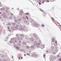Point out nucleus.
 Returning a JSON list of instances; mask_svg holds the SVG:
<instances>
[{
	"instance_id": "f257e3e1",
	"label": "nucleus",
	"mask_w": 61,
	"mask_h": 61,
	"mask_svg": "<svg viewBox=\"0 0 61 61\" xmlns=\"http://www.w3.org/2000/svg\"><path fill=\"white\" fill-rule=\"evenodd\" d=\"M19 29L20 31H22L23 30L24 31H25V32H27L28 31V30L27 29V28H26V26L25 25L23 26V28H22V26L21 25H19Z\"/></svg>"
},
{
	"instance_id": "f03ea898",
	"label": "nucleus",
	"mask_w": 61,
	"mask_h": 61,
	"mask_svg": "<svg viewBox=\"0 0 61 61\" xmlns=\"http://www.w3.org/2000/svg\"><path fill=\"white\" fill-rule=\"evenodd\" d=\"M46 53H47V54H48L49 53L50 51H51V50H49V48H47V49L46 50Z\"/></svg>"
},
{
	"instance_id": "7ed1b4c3",
	"label": "nucleus",
	"mask_w": 61,
	"mask_h": 61,
	"mask_svg": "<svg viewBox=\"0 0 61 61\" xmlns=\"http://www.w3.org/2000/svg\"><path fill=\"white\" fill-rule=\"evenodd\" d=\"M40 45V44H39V43H37L36 44H34V46H36V47H39Z\"/></svg>"
},
{
	"instance_id": "20e7f679",
	"label": "nucleus",
	"mask_w": 61,
	"mask_h": 61,
	"mask_svg": "<svg viewBox=\"0 0 61 61\" xmlns=\"http://www.w3.org/2000/svg\"><path fill=\"white\" fill-rule=\"evenodd\" d=\"M33 36L34 37H36V39H38V38L37 37V35L36 34H34Z\"/></svg>"
},
{
	"instance_id": "39448f33",
	"label": "nucleus",
	"mask_w": 61,
	"mask_h": 61,
	"mask_svg": "<svg viewBox=\"0 0 61 61\" xmlns=\"http://www.w3.org/2000/svg\"><path fill=\"white\" fill-rule=\"evenodd\" d=\"M14 46L15 48H16L17 50H19V47L17 46L16 45H14Z\"/></svg>"
},
{
	"instance_id": "423d86ee",
	"label": "nucleus",
	"mask_w": 61,
	"mask_h": 61,
	"mask_svg": "<svg viewBox=\"0 0 61 61\" xmlns=\"http://www.w3.org/2000/svg\"><path fill=\"white\" fill-rule=\"evenodd\" d=\"M13 41L14 39H13V38H11V40L9 41V42L10 43H13Z\"/></svg>"
},
{
	"instance_id": "0eeeda50",
	"label": "nucleus",
	"mask_w": 61,
	"mask_h": 61,
	"mask_svg": "<svg viewBox=\"0 0 61 61\" xmlns=\"http://www.w3.org/2000/svg\"><path fill=\"white\" fill-rule=\"evenodd\" d=\"M34 25L35 27H38V26L39 25V24L37 23H35Z\"/></svg>"
},
{
	"instance_id": "6e6552de",
	"label": "nucleus",
	"mask_w": 61,
	"mask_h": 61,
	"mask_svg": "<svg viewBox=\"0 0 61 61\" xmlns=\"http://www.w3.org/2000/svg\"><path fill=\"white\" fill-rule=\"evenodd\" d=\"M30 41L31 42H34V39L33 38H31L30 39Z\"/></svg>"
},
{
	"instance_id": "1a4fd4ad",
	"label": "nucleus",
	"mask_w": 61,
	"mask_h": 61,
	"mask_svg": "<svg viewBox=\"0 0 61 61\" xmlns=\"http://www.w3.org/2000/svg\"><path fill=\"white\" fill-rule=\"evenodd\" d=\"M18 25H16V26L15 27V29L16 30L18 29Z\"/></svg>"
},
{
	"instance_id": "9d476101",
	"label": "nucleus",
	"mask_w": 61,
	"mask_h": 61,
	"mask_svg": "<svg viewBox=\"0 0 61 61\" xmlns=\"http://www.w3.org/2000/svg\"><path fill=\"white\" fill-rule=\"evenodd\" d=\"M54 45L55 46H57V41H56L55 43H54Z\"/></svg>"
},
{
	"instance_id": "9b49d317",
	"label": "nucleus",
	"mask_w": 61,
	"mask_h": 61,
	"mask_svg": "<svg viewBox=\"0 0 61 61\" xmlns=\"http://www.w3.org/2000/svg\"><path fill=\"white\" fill-rule=\"evenodd\" d=\"M20 36L21 37H23L24 36V35L23 34H21L20 35Z\"/></svg>"
},
{
	"instance_id": "f8f14e48",
	"label": "nucleus",
	"mask_w": 61,
	"mask_h": 61,
	"mask_svg": "<svg viewBox=\"0 0 61 61\" xmlns=\"http://www.w3.org/2000/svg\"><path fill=\"white\" fill-rule=\"evenodd\" d=\"M15 36L17 37H19V34H16Z\"/></svg>"
},
{
	"instance_id": "ddd939ff",
	"label": "nucleus",
	"mask_w": 61,
	"mask_h": 61,
	"mask_svg": "<svg viewBox=\"0 0 61 61\" xmlns=\"http://www.w3.org/2000/svg\"><path fill=\"white\" fill-rule=\"evenodd\" d=\"M13 39L14 41V40H16V37L14 38Z\"/></svg>"
},
{
	"instance_id": "4468645a",
	"label": "nucleus",
	"mask_w": 61,
	"mask_h": 61,
	"mask_svg": "<svg viewBox=\"0 0 61 61\" xmlns=\"http://www.w3.org/2000/svg\"><path fill=\"white\" fill-rule=\"evenodd\" d=\"M8 25H11V23L10 22H9L8 23Z\"/></svg>"
},
{
	"instance_id": "2eb2a0df",
	"label": "nucleus",
	"mask_w": 61,
	"mask_h": 61,
	"mask_svg": "<svg viewBox=\"0 0 61 61\" xmlns=\"http://www.w3.org/2000/svg\"><path fill=\"white\" fill-rule=\"evenodd\" d=\"M23 19H24V20H25V19H26V17H23Z\"/></svg>"
},
{
	"instance_id": "dca6fc26",
	"label": "nucleus",
	"mask_w": 61,
	"mask_h": 61,
	"mask_svg": "<svg viewBox=\"0 0 61 61\" xmlns=\"http://www.w3.org/2000/svg\"><path fill=\"white\" fill-rule=\"evenodd\" d=\"M17 40H20V38L19 37H17Z\"/></svg>"
},
{
	"instance_id": "f3484780",
	"label": "nucleus",
	"mask_w": 61,
	"mask_h": 61,
	"mask_svg": "<svg viewBox=\"0 0 61 61\" xmlns=\"http://www.w3.org/2000/svg\"><path fill=\"white\" fill-rule=\"evenodd\" d=\"M27 22H28V21L26 20H25V21H24V22L25 23H27Z\"/></svg>"
},
{
	"instance_id": "a211bd4d",
	"label": "nucleus",
	"mask_w": 61,
	"mask_h": 61,
	"mask_svg": "<svg viewBox=\"0 0 61 61\" xmlns=\"http://www.w3.org/2000/svg\"><path fill=\"white\" fill-rule=\"evenodd\" d=\"M34 44H35L34 45H36V44H37V42L36 41H34Z\"/></svg>"
},
{
	"instance_id": "6ab92c4d",
	"label": "nucleus",
	"mask_w": 61,
	"mask_h": 61,
	"mask_svg": "<svg viewBox=\"0 0 61 61\" xmlns=\"http://www.w3.org/2000/svg\"><path fill=\"white\" fill-rule=\"evenodd\" d=\"M55 39L53 38L52 39V42H55Z\"/></svg>"
},
{
	"instance_id": "aec40b11",
	"label": "nucleus",
	"mask_w": 61,
	"mask_h": 61,
	"mask_svg": "<svg viewBox=\"0 0 61 61\" xmlns=\"http://www.w3.org/2000/svg\"><path fill=\"white\" fill-rule=\"evenodd\" d=\"M40 10L42 12H44V10H42L40 9Z\"/></svg>"
},
{
	"instance_id": "412c9836",
	"label": "nucleus",
	"mask_w": 61,
	"mask_h": 61,
	"mask_svg": "<svg viewBox=\"0 0 61 61\" xmlns=\"http://www.w3.org/2000/svg\"><path fill=\"white\" fill-rule=\"evenodd\" d=\"M29 36H33V34H29Z\"/></svg>"
},
{
	"instance_id": "4be33fe9",
	"label": "nucleus",
	"mask_w": 61,
	"mask_h": 61,
	"mask_svg": "<svg viewBox=\"0 0 61 61\" xmlns=\"http://www.w3.org/2000/svg\"><path fill=\"white\" fill-rule=\"evenodd\" d=\"M33 21H34V20L32 19L30 20V22H33Z\"/></svg>"
},
{
	"instance_id": "5701e85b",
	"label": "nucleus",
	"mask_w": 61,
	"mask_h": 61,
	"mask_svg": "<svg viewBox=\"0 0 61 61\" xmlns=\"http://www.w3.org/2000/svg\"><path fill=\"white\" fill-rule=\"evenodd\" d=\"M51 49H52V50H53V49H54V47H51Z\"/></svg>"
},
{
	"instance_id": "b1692460",
	"label": "nucleus",
	"mask_w": 61,
	"mask_h": 61,
	"mask_svg": "<svg viewBox=\"0 0 61 61\" xmlns=\"http://www.w3.org/2000/svg\"><path fill=\"white\" fill-rule=\"evenodd\" d=\"M13 18H14V19H16V17H15V16H14L13 17Z\"/></svg>"
},
{
	"instance_id": "393cba45",
	"label": "nucleus",
	"mask_w": 61,
	"mask_h": 61,
	"mask_svg": "<svg viewBox=\"0 0 61 61\" xmlns=\"http://www.w3.org/2000/svg\"><path fill=\"white\" fill-rule=\"evenodd\" d=\"M6 61H10V60L9 59L7 58V59H6Z\"/></svg>"
},
{
	"instance_id": "a878e982",
	"label": "nucleus",
	"mask_w": 61,
	"mask_h": 61,
	"mask_svg": "<svg viewBox=\"0 0 61 61\" xmlns=\"http://www.w3.org/2000/svg\"><path fill=\"white\" fill-rule=\"evenodd\" d=\"M15 29V28L14 27H12L11 28V29Z\"/></svg>"
},
{
	"instance_id": "bb28decb",
	"label": "nucleus",
	"mask_w": 61,
	"mask_h": 61,
	"mask_svg": "<svg viewBox=\"0 0 61 61\" xmlns=\"http://www.w3.org/2000/svg\"><path fill=\"white\" fill-rule=\"evenodd\" d=\"M14 21L15 22H17V20L16 19Z\"/></svg>"
},
{
	"instance_id": "cd10ccee",
	"label": "nucleus",
	"mask_w": 61,
	"mask_h": 61,
	"mask_svg": "<svg viewBox=\"0 0 61 61\" xmlns=\"http://www.w3.org/2000/svg\"><path fill=\"white\" fill-rule=\"evenodd\" d=\"M18 21H21V19H18Z\"/></svg>"
},
{
	"instance_id": "c85d7f7f",
	"label": "nucleus",
	"mask_w": 61,
	"mask_h": 61,
	"mask_svg": "<svg viewBox=\"0 0 61 61\" xmlns=\"http://www.w3.org/2000/svg\"><path fill=\"white\" fill-rule=\"evenodd\" d=\"M12 24L13 25H15V23H12Z\"/></svg>"
},
{
	"instance_id": "c756f323",
	"label": "nucleus",
	"mask_w": 61,
	"mask_h": 61,
	"mask_svg": "<svg viewBox=\"0 0 61 61\" xmlns=\"http://www.w3.org/2000/svg\"><path fill=\"white\" fill-rule=\"evenodd\" d=\"M25 17H26V19H27V20H28V16H26Z\"/></svg>"
},
{
	"instance_id": "7c9ffc66",
	"label": "nucleus",
	"mask_w": 61,
	"mask_h": 61,
	"mask_svg": "<svg viewBox=\"0 0 61 61\" xmlns=\"http://www.w3.org/2000/svg\"><path fill=\"white\" fill-rule=\"evenodd\" d=\"M20 22L19 21H18L17 23V24H20Z\"/></svg>"
},
{
	"instance_id": "2f4dec72",
	"label": "nucleus",
	"mask_w": 61,
	"mask_h": 61,
	"mask_svg": "<svg viewBox=\"0 0 61 61\" xmlns=\"http://www.w3.org/2000/svg\"><path fill=\"white\" fill-rule=\"evenodd\" d=\"M19 14H20V15H23V14H22V13H21V12H20V13Z\"/></svg>"
},
{
	"instance_id": "473e14b6",
	"label": "nucleus",
	"mask_w": 61,
	"mask_h": 61,
	"mask_svg": "<svg viewBox=\"0 0 61 61\" xmlns=\"http://www.w3.org/2000/svg\"><path fill=\"white\" fill-rule=\"evenodd\" d=\"M51 18L52 21H54V18H53L52 17Z\"/></svg>"
},
{
	"instance_id": "72a5a7b5",
	"label": "nucleus",
	"mask_w": 61,
	"mask_h": 61,
	"mask_svg": "<svg viewBox=\"0 0 61 61\" xmlns=\"http://www.w3.org/2000/svg\"><path fill=\"white\" fill-rule=\"evenodd\" d=\"M43 56L44 57H45V59H46V55L44 54V55H43Z\"/></svg>"
},
{
	"instance_id": "f704fd0d",
	"label": "nucleus",
	"mask_w": 61,
	"mask_h": 61,
	"mask_svg": "<svg viewBox=\"0 0 61 61\" xmlns=\"http://www.w3.org/2000/svg\"><path fill=\"white\" fill-rule=\"evenodd\" d=\"M18 45V46H21V44H17Z\"/></svg>"
},
{
	"instance_id": "c9c22d12",
	"label": "nucleus",
	"mask_w": 61,
	"mask_h": 61,
	"mask_svg": "<svg viewBox=\"0 0 61 61\" xmlns=\"http://www.w3.org/2000/svg\"><path fill=\"white\" fill-rule=\"evenodd\" d=\"M7 28L8 29H10V27H9V26H8L7 27Z\"/></svg>"
},
{
	"instance_id": "e433bc0d",
	"label": "nucleus",
	"mask_w": 61,
	"mask_h": 61,
	"mask_svg": "<svg viewBox=\"0 0 61 61\" xmlns=\"http://www.w3.org/2000/svg\"><path fill=\"white\" fill-rule=\"evenodd\" d=\"M21 42H22V41H21V40L19 41V42L20 43H21Z\"/></svg>"
},
{
	"instance_id": "4c0bfd02",
	"label": "nucleus",
	"mask_w": 61,
	"mask_h": 61,
	"mask_svg": "<svg viewBox=\"0 0 61 61\" xmlns=\"http://www.w3.org/2000/svg\"><path fill=\"white\" fill-rule=\"evenodd\" d=\"M6 16L5 15H4L3 16V17L4 18H6Z\"/></svg>"
},
{
	"instance_id": "58836bf2",
	"label": "nucleus",
	"mask_w": 61,
	"mask_h": 61,
	"mask_svg": "<svg viewBox=\"0 0 61 61\" xmlns=\"http://www.w3.org/2000/svg\"><path fill=\"white\" fill-rule=\"evenodd\" d=\"M9 11L8 10H6V12L7 13Z\"/></svg>"
},
{
	"instance_id": "ea45409f",
	"label": "nucleus",
	"mask_w": 61,
	"mask_h": 61,
	"mask_svg": "<svg viewBox=\"0 0 61 61\" xmlns=\"http://www.w3.org/2000/svg\"><path fill=\"white\" fill-rule=\"evenodd\" d=\"M9 18H10V19H12V17H9Z\"/></svg>"
},
{
	"instance_id": "a19ab883",
	"label": "nucleus",
	"mask_w": 61,
	"mask_h": 61,
	"mask_svg": "<svg viewBox=\"0 0 61 61\" xmlns=\"http://www.w3.org/2000/svg\"><path fill=\"white\" fill-rule=\"evenodd\" d=\"M41 26H43L44 27V26H45V25L43 24H42L41 25Z\"/></svg>"
},
{
	"instance_id": "79ce46f5",
	"label": "nucleus",
	"mask_w": 61,
	"mask_h": 61,
	"mask_svg": "<svg viewBox=\"0 0 61 61\" xmlns=\"http://www.w3.org/2000/svg\"><path fill=\"white\" fill-rule=\"evenodd\" d=\"M25 14L26 15H29V13H25Z\"/></svg>"
},
{
	"instance_id": "37998d69",
	"label": "nucleus",
	"mask_w": 61,
	"mask_h": 61,
	"mask_svg": "<svg viewBox=\"0 0 61 61\" xmlns=\"http://www.w3.org/2000/svg\"><path fill=\"white\" fill-rule=\"evenodd\" d=\"M39 4L40 5H41V3L40 2H39Z\"/></svg>"
},
{
	"instance_id": "c03bdc74",
	"label": "nucleus",
	"mask_w": 61,
	"mask_h": 61,
	"mask_svg": "<svg viewBox=\"0 0 61 61\" xmlns=\"http://www.w3.org/2000/svg\"><path fill=\"white\" fill-rule=\"evenodd\" d=\"M26 47L27 48H29V47L28 46H26Z\"/></svg>"
},
{
	"instance_id": "a18cd8bd",
	"label": "nucleus",
	"mask_w": 61,
	"mask_h": 61,
	"mask_svg": "<svg viewBox=\"0 0 61 61\" xmlns=\"http://www.w3.org/2000/svg\"><path fill=\"white\" fill-rule=\"evenodd\" d=\"M45 2V0H44L43 1H42V3H44V2Z\"/></svg>"
},
{
	"instance_id": "49530a36",
	"label": "nucleus",
	"mask_w": 61,
	"mask_h": 61,
	"mask_svg": "<svg viewBox=\"0 0 61 61\" xmlns=\"http://www.w3.org/2000/svg\"><path fill=\"white\" fill-rule=\"evenodd\" d=\"M10 15H13V14L12 13H10Z\"/></svg>"
},
{
	"instance_id": "de8ad7c7",
	"label": "nucleus",
	"mask_w": 61,
	"mask_h": 61,
	"mask_svg": "<svg viewBox=\"0 0 61 61\" xmlns=\"http://www.w3.org/2000/svg\"><path fill=\"white\" fill-rule=\"evenodd\" d=\"M55 48L56 49H57L58 48V47H57V46H56Z\"/></svg>"
},
{
	"instance_id": "09e8293b",
	"label": "nucleus",
	"mask_w": 61,
	"mask_h": 61,
	"mask_svg": "<svg viewBox=\"0 0 61 61\" xmlns=\"http://www.w3.org/2000/svg\"><path fill=\"white\" fill-rule=\"evenodd\" d=\"M24 45H26V43L25 42H24Z\"/></svg>"
},
{
	"instance_id": "8fccbe9b",
	"label": "nucleus",
	"mask_w": 61,
	"mask_h": 61,
	"mask_svg": "<svg viewBox=\"0 0 61 61\" xmlns=\"http://www.w3.org/2000/svg\"><path fill=\"white\" fill-rule=\"evenodd\" d=\"M59 55H60V54H59V55L57 56V57H59Z\"/></svg>"
},
{
	"instance_id": "3c124183",
	"label": "nucleus",
	"mask_w": 61,
	"mask_h": 61,
	"mask_svg": "<svg viewBox=\"0 0 61 61\" xmlns=\"http://www.w3.org/2000/svg\"><path fill=\"white\" fill-rule=\"evenodd\" d=\"M3 61V60H2V59H0V61Z\"/></svg>"
},
{
	"instance_id": "603ef678",
	"label": "nucleus",
	"mask_w": 61,
	"mask_h": 61,
	"mask_svg": "<svg viewBox=\"0 0 61 61\" xmlns=\"http://www.w3.org/2000/svg\"><path fill=\"white\" fill-rule=\"evenodd\" d=\"M26 54L27 55H28V56H29V55H30V54H29L27 53Z\"/></svg>"
},
{
	"instance_id": "864d4df0",
	"label": "nucleus",
	"mask_w": 61,
	"mask_h": 61,
	"mask_svg": "<svg viewBox=\"0 0 61 61\" xmlns=\"http://www.w3.org/2000/svg\"><path fill=\"white\" fill-rule=\"evenodd\" d=\"M34 56L36 57H37V56L36 55H34Z\"/></svg>"
},
{
	"instance_id": "5fc2aeb1",
	"label": "nucleus",
	"mask_w": 61,
	"mask_h": 61,
	"mask_svg": "<svg viewBox=\"0 0 61 61\" xmlns=\"http://www.w3.org/2000/svg\"><path fill=\"white\" fill-rule=\"evenodd\" d=\"M35 48V46H32V48Z\"/></svg>"
},
{
	"instance_id": "6e6d98bb",
	"label": "nucleus",
	"mask_w": 61,
	"mask_h": 61,
	"mask_svg": "<svg viewBox=\"0 0 61 61\" xmlns=\"http://www.w3.org/2000/svg\"><path fill=\"white\" fill-rule=\"evenodd\" d=\"M8 31L10 32H11V30H8Z\"/></svg>"
},
{
	"instance_id": "4d7b16f0",
	"label": "nucleus",
	"mask_w": 61,
	"mask_h": 61,
	"mask_svg": "<svg viewBox=\"0 0 61 61\" xmlns=\"http://www.w3.org/2000/svg\"><path fill=\"white\" fill-rule=\"evenodd\" d=\"M30 48H33V46H31Z\"/></svg>"
},
{
	"instance_id": "13d9d810",
	"label": "nucleus",
	"mask_w": 61,
	"mask_h": 61,
	"mask_svg": "<svg viewBox=\"0 0 61 61\" xmlns=\"http://www.w3.org/2000/svg\"><path fill=\"white\" fill-rule=\"evenodd\" d=\"M57 24H59V25H60V24L57 21Z\"/></svg>"
},
{
	"instance_id": "bf43d9fd",
	"label": "nucleus",
	"mask_w": 61,
	"mask_h": 61,
	"mask_svg": "<svg viewBox=\"0 0 61 61\" xmlns=\"http://www.w3.org/2000/svg\"><path fill=\"white\" fill-rule=\"evenodd\" d=\"M59 60L60 61H61V59H59Z\"/></svg>"
},
{
	"instance_id": "052dcab7",
	"label": "nucleus",
	"mask_w": 61,
	"mask_h": 61,
	"mask_svg": "<svg viewBox=\"0 0 61 61\" xmlns=\"http://www.w3.org/2000/svg\"><path fill=\"white\" fill-rule=\"evenodd\" d=\"M18 59H19V60H20V57H19L18 58Z\"/></svg>"
},
{
	"instance_id": "680f3d73",
	"label": "nucleus",
	"mask_w": 61,
	"mask_h": 61,
	"mask_svg": "<svg viewBox=\"0 0 61 61\" xmlns=\"http://www.w3.org/2000/svg\"><path fill=\"white\" fill-rule=\"evenodd\" d=\"M5 31L4 32V34L5 35Z\"/></svg>"
},
{
	"instance_id": "e2e57ef3",
	"label": "nucleus",
	"mask_w": 61,
	"mask_h": 61,
	"mask_svg": "<svg viewBox=\"0 0 61 61\" xmlns=\"http://www.w3.org/2000/svg\"><path fill=\"white\" fill-rule=\"evenodd\" d=\"M25 36L26 37V38H27V36Z\"/></svg>"
},
{
	"instance_id": "0e129e2a",
	"label": "nucleus",
	"mask_w": 61,
	"mask_h": 61,
	"mask_svg": "<svg viewBox=\"0 0 61 61\" xmlns=\"http://www.w3.org/2000/svg\"><path fill=\"white\" fill-rule=\"evenodd\" d=\"M1 34V31H0V34Z\"/></svg>"
},
{
	"instance_id": "69168bd1",
	"label": "nucleus",
	"mask_w": 61,
	"mask_h": 61,
	"mask_svg": "<svg viewBox=\"0 0 61 61\" xmlns=\"http://www.w3.org/2000/svg\"><path fill=\"white\" fill-rule=\"evenodd\" d=\"M5 8H6V9H7V7H6Z\"/></svg>"
},
{
	"instance_id": "338daca9",
	"label": "nucleus",
	"mask_w": 61,
	"mask_h": 61,
	"mask_svg": "<svg viewBox=\"0 0 61 61\" xmlns=\"http://www.w3.org/2000/svg\"><path fill=\"white\" fill-rule=\"evenodd\" d=\"M3 61H6V60H5L4 59Z\"/></svg>"
},
{
	"instance_id": "774afa93",
	"label": "nucleus",
	"mask_w": 61,
	"mask_h": 61,
	"mask_svg": "<svg viewBox=\"0 0 61 61\" xmlns=\"http://www.w3.org/2000/svg\"><path fill=\"white\" fill-rule=\"evenodd\" d=\"M11 58H13V56H12L11 57Z\"/></svg>"
}]
</instances>
